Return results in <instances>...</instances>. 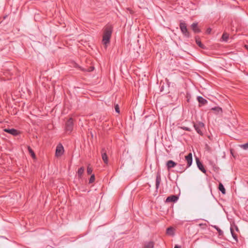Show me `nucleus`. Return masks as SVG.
Returning a JSON list of instances; mask_svg holds the SVG:
<instances>
[{"label": "nucleus", "instance_id": "39448f33", "mask_svg": "<svg viewBox=\"0 0 248 248\" xmlns=\"http://www.w3.org/2000/svg\"><path fill=\"white\" fill-rule=\"evenodd\" d=\"M64 152V148L61 144H59L56 149L55 155L57 157L61 156Z\"/></svg>", "mask_w": 248, "mask_h": 248}, {"label": "nucleus", "instance_id": "c756f323", "mask_svg": "<svg viewBox=\"0 0 248 248\" xmlns=\"http://www.w3.org/2000/svg\"><path fill=\"white\" fill-rule=\"evenodd\" d=\"M210 163V164L214 168H216V164L213 162H212L211 161H210L209 162Z\"/></svg>", "mask_w": 248, "mask_h": 248}, {"label": "nucleus", "instance_id": "6e6552de", "mask_svg": "<svg viewBox=\"0 0 248 248\" xmlns=\"http://www.w3.org/2000/svg\"><path fill=\"white\" fill-rule=\"evenodd\" d=\"M187 163V168L190 167L192 163V155L191 153H189L185 157Z\"/></svg>", "mask_w": 248, "mask_h": 248}, {"label": "nucleus", "instance_id": "f8f14e48", "mask_svg": "<svg viewBox=\"0 0 248 248\" xmlns=\"http://www.w3.org/2000/svg\"><path fill=\"white\" fill-rule=\"evenodd\" d=\"M177 164L172 160H169L166 163V165L168 170L174 168L176 166Z\"/></svg>", "mask_w": 248, "mask_h": 248}, {"label": "nucleus", "instance_id": "4468645a", "mask_svg": "<svg viewBox=\"0 0 248 248\" xmlns=\"http://www.w3.org/2000/svg\"><path fill=\"white\" fill-rule=\"evenodd\" d=\"M154 243L153 241L146 242L143 248H154Z\"/></svg>", "mask_w": 248, "mask_h": 248}, {"label": "nucleus", "instance_id": "5701e85b", "mask_svg": "<svg viewBox=\"0 0 248 248\" xmlns=\"http://www.w3.org/2000/svg\"><path fill=\"white\" fill-rule=\"evenodd\" d=\"M211 110H214L215 111H217V112H222V109L221 108L218 107H215L214 108H211Z\"/></svg>", "mask_w": 248, "mask_h": 248}, {"label": "nucleus", "instance_id": "423d86ee", "mask_svg": "<svg viewBox=\"0 0 248 248\" xmlns=\"http://www.w3.org/2000/svg\"><path fill=\"white\" fill-rule=\"evenodd\" d=\"M178 200V197L177 195H172L170 196H169L166 199L165 202H176Z\"/></svg>", "mask_w": 248, "mask_h": 248}, {"label": "nucleus", "instance_id": "cd10ccee", "mask_svg": "<svg viewBox=\"0 0 248 248\" xmlns=\"http://www.w3.org/2000/svg\"><path fill=\"white\" fill-rule=\"evenodd\" d=\"M181 128L183 129V130H186V131H191V129L188 127H186V126H183V127H181Z\"/></svg>", "mask_w": 248, "mask_h": 248}, {"label": "nucleus", "instance_id": "dca6fc26", "mask_svg": "<svg viewBox=\"0 0 248 248\" xmlns=\"http://www.w3.org/2000/svg\"><path fill=\"white\" fill-rule=\"evenodd\" d=\"M230 231L233 238L237 242L238 241L237 235L235 233L234 231L233 230V227H231Z\"/></svg>", "mask_w": 248, "mask_h": 248}, {"label": "nucleus", "instance_id": "7ed1b4c3", "mask_svg": "<svg viewBox=\"0 0 248 248\" xmlns=\"http://www.w3.org/2000/svg\"><path fill=\"white\" fill-rule=\"evenodd\" d=\"M65 130L66 132L70 133L73 129V120L72 118L69 119L65 124Z\"/></svg>", "mask_w": 248, "mask_h": 248}, {"label": "nucleus", "instance_id": "f03ea898", "mask_svg": "<svg viewBox=\"0 0 248 248\" xmlns=\"http://www.w3.org/2000/svg\"><path fill=\"white\" fill-rule=\"evenodd\" d=\"M180 28L181 32L185 37L187 38L190 37V33L187 30L186 23L184 22H181L180 23Z\"/></svg>", "mask_w": 248, "mask_h": 248}, {"label": "nucleus", "instance_id": "6ab92c4d", "mask_svg": "<svg viewBox=\"0 0 248 248\" xmlns=\"http://www.w3.org/2000/svg\"><path fill=\"white\" fill-rule=\"evenodd\" d=\"M167 233L170 235H173L174 232L173 229L172 227H169L167 229Z\"/></svg>", "mask_w": 248, "mask_h": 248}, {"label": "nucleus", "instance_id": "7c9ffc66", "mask_svg": "<svg viewBox=\"0 0 248 248\" xmlns=\"http://www.w3.org/2000/svg\"><path fill=\"white\" fill-rule=\"evenodd\" d=\"M179 167H180V169L181 170L180 171L181 172H183L185 170V169L183 167V166L182 165H179Z\"/></svg>", "mask_w": 248, "mask_h": 248}, {"label": "nucleus", "instance_id": "b1692460", "mask_svg": "<svg viewBox=\"0 0 248 248\" xmlns=\"http://www.w3.org/2000/svg\"><path fill=\"white\" fill-rule=\"evenodd\" d=\"M28 151L33 158L35 157V154L30 147H28Z\"/></svg>", "mask_w": 248, "mask_h": 248}, {"label": "nucleus", "instance_id": "9d476101", "mask_svg": "<svg viewBox=\"0 0 248 248\" xmlns=\"http://www.w3.org/2000/svg\"><path fill=\"white\" fill-rule=\"evenodd\" d=\"M4 131L8 133H9L13 136H16L18 134V131L15 129H4Z\"/></svg>", "mask_w": 248, "mask_h": 248}, {"label": "nucleus", "instance_id": "c85d7f7f", "mask_svg": "<svg viewBox=\"0 0 248 248\" xmlns=\"http://www.w3.org/2000/svg\"><path fill=\"white\" fill-rule=\"evenodd\" d=\"M115 111L117 112V113H119L120 112V110H119V106L118 105H116L115 106Z\"/></svg>", "mask_w": 248, "mask_h": 248}, {"label": "nucleus", "instance_id": "473e14b6", "mask_svg": "<svg viewBox=\"0 0 248 248\" xmlns=\"http://www.w3.org/2000/svg\"><path fill=\"white\" fill-rule=\"evenodd\" d=\"M174 248H181V247L179 246H177V245H176L175 247H174Z\"/></svg>", "mask_w": 248, "mask_h": 248}, {"label": "nucleus", "instance_id": "2f4dec72", "mask_svg": "<svg viewBox=\"0 0 248 248\" xmlns=\"http://www.w3.org/2000/svg\"><path fill=\"white\" fill-rule=\"evenodd\" d=\"M93 70H94V67L91 66L89 68L88 71L89 72H91V71H93Z\"/></svg>", "mask_w": 248, "mask_h": 248}, {"label": "nucleus", "instance_id": "4be33fe9", "mask_svg": "<svg viewBox=\"0 0 248 248\" xmlns=\"http://www.w3.org/2000/svg\"><path fill=\"white\" fill-rule=\"evenodd\" d=\"M228 37H229L228 34L226 33H224L222 36V39L223 41H225V42L227 41Z\"/></svg>", "mask_w": 248, "mask_h": 248}, {"label": "nucleus", "instance_id": "2eb2a0df", "mask_svg": "<svg viewBox=\"0 0 248 248\" xmlns=\"http://www.w3.org/2000/svg\"><path fill=\"white\" fill-rule=\"evenodd\" d=\"M197 100L202 105H205L207 103V101L202 96H198Z\"/></svg>", "mask_w": 248, "mask_h": 248}, {"label": "nucleus", "instance_id": "20e7f679", "mask_svg": "<svg viewBox=\"0 0 248 248\" xmlns=\"http://www.w3.org/2000/svg\"><path fill=\"white\" fill-rule=\"evenodd\" d=\"M204 124L203 123L199 122L194 124V127L197 132L201 135L203 134L202 129L204 127Z\"/></svg>", "mask_w": 248, "mask_h": 248}, {"label": "nucleus", "instance_id": "72a5a7b5", "mask_svg": "<svg viewBox=\"0 0 248 248\" xmlns=\"http://www.w3.org/2000/svg\"><path fill=\"white\" fill-rule=\"evenodd\" d=\"M246 47L248 49V46H246Z\"/></svg>", "mask_w": 248, "mask_h": 248}, {"label": "nucleus", "instance_id": "393cba45", "mask_svg": "<svg viewBox=\"0 0 248 248\" xmlns=\"http://www.w3.org/2000/svg\"><path fill=\"white\" fill-rule=\"evenodd\" d=\"M95 180V176L94 174H93L91 175L90 179H89V183H93Z\"/></svg>", "mask_w": 248, "mask_h": 248}, {"label": "nucleus", "instance_id": "9b49d317", "mask_svg": "<svg viewBox=\"0 0 248 248\" xmlns=\"http://www.w3.org/2000/svg\"><path fill=\"white\" fill-rule=\"evenodd\" d=\"M161 176L159 172H157L156 176V180H155V188L157 189L159 186L160 183L161 182Z\"/></svg>", "mask_w": 248, "mask_h": 248}, {"label": "nucleus", "instance_id": "0eeeda50", "mask_svg": "<svg viewBox=\"0 0 248 248\" xmlns=\"http://www.w3.org/2000/svg\"><path fill=\"white\" fill-rule=\"evenodd\" d=\"M196 163L199 169L201 170L203 173H205L206 170L204 169L202 163L200 161V160L198 158H196Z\"/></svg>", "mask_w": 248, "mask_h": 248}, {"label": "nucleus", "instance_id": "bb28decb", "mask_svg": "<svg viewBox=\"0 0 248 248\" xmlns=\"http://www.w3.org/2000/svg\"><path fill=\"white\" fill-rule=\"evenodd\" d=\"M231 227H233V230L234 231L235 230L236 232H238L239 231V229H238V227L236 225H235V224L231 225Z\"/></svg>", "mask_w": 248, "mask_h": 248}, {"label": "nucleus", "instance_id": "f704fd0d", "mask_svg": "<svg viewBox=\"0 0 248 248\" xmlns=\"http://www.w3.org/2000/svg\"><path fill=\"white\" fill-rule=\"evenodd\" d=\"M207 31H208V32H210V30H207Z\"/></svg>", "mask_w": 248, "mask_h": 248}, {"label": "nucleus", "instance_id": "e433bc0d", "mask_svg": "<svg viewBox=\"0 0 248 248\" xmlns=\"http://www.w3.org/2000/svg\"><path fill=\"white\" fill-rule=\"evenodd\" d=\"M207 31H208V32H210V30H207Z\"/></svg>", "mask_w": 248, "mask_h": 248}, {"label": "nucleus", "instance_id": "a211bd4d", "mask_svg": "<svg viewBox=\"0 0 248 248\" xmlns=\"http://www.w3.org/2000/svg\"><path fill=\"white\" fill-rule=\"evenodd\" d=\"M84 171V168L83 167L80 168L78 171V175L79 178H80Z\"/></svg>", "mask_w": 248, "mask_h": 248}, {"label": "nucleus", "instance_id": "a878e982", "mask_svg": "<svg viewBox=\"0 0 248 248\" xmlns=\"http://www.w3.org/2000/svg\"><path fill=\"white\" fill-rule=\"evenodd\" d=\"M87 173L88 174H90L92 173V172L93 171V170L90 167L88 166L87 169Z\"/></svg>", "mask_w": 248, "mask_h": 248}, {"label": "nucleus", "instance_id": "c9c22d12", "mask_svg": "<svg viewBox=\"0 0 248 248\" xmlns=\"http://www.w3.org/2000/svg\"><path fill=\"white\" fill-rule=\"evenodd\" d=\"M207 31H208V32H210V30H207Z\"/></svg>", "mask_w": 248, "mask_h": 248}, {"label": "nucleus", "instance_id": "f257e3e1", "mask_svg": "<svg viewBox=\"0 0 248 248\" xmlns=\"http://www.w3.org/2000/svg\"><path fill=\"white\" fill-rule=\"evenodd\" d=\"M112 32V27L111 25H108L105 28L103 36L102 43L107 47V45L109 43L110 38Z\"/></svg>", "mask_w": 248, "mask_h": 248}, {"label": "nucleus", "instance_id": "ddd939ff", "mask_svg": "<svg viewBox=\"0 0 248 248\" xmlns=\"http://www.w3.org/2000/svg\"><path fill=\"white\" fill-rule=\"evenodd\" d=\"M191 27L195 33H199L201 31L198 28L197 23L195 22L192 23Z\"/></svg>", "mask_w": 248, "mask_h": 248}, {"label": "nucleus", "instance_id": "412c9836", "mask_svg": "<svg viewBox=\"0 0 248 248\" xmlns=\"http://www.w3.org/2000/svg\"><path fill=\"white\" fill-rule=\"evenodd\" d=\"M214 228H215L216 229V230L217 231L218 233V235L219 236H221V235H223V232L220 229H219L217 226H214Z\"/></svg>", "mask_w": 248, "mask_h": 248}, {"label": "nucleus", "instance_id": "aec40b11", "mask_svg": "<svg viewBox=\"0 0 248 248\" xmlns=\"http://www.w3.org/2000/svg\"><path fill=\"white\" fill-rule=\"evenodd\" d=\"M196 42L199 47L202 48H204V46L202 43L201 41L197 38H196Z\"/></svg>", "mask_w": 248, "mask_h": 248}, {"label": "nucleus", "instance_id": "1a4fd4ad", "mask_svg": "<svg viewBox=\"0 0 248 248\" xmlns=\"http://www.w3.org/2000/svg\"><path fill=\"white\" fill-rule=\"evenodd\" d=\"M101 154H102V158L103 161L104 162V163L105 164H108V156H107V155L106 154V151L105 148H103L102 149Z\"/></svg>", "mask_w": 248, "mask_h": 248}, {"label": "nucleus", "instance_id": "f3484780", "mask_svg": "<svg viewBox=\"0 0 248 248\" xmlns=\"http://www.w3.org/2000/svg\"><path fill=\"white\" fill-rule=\"evenodd\" d=\"M218 189L223 194H225L226 193L225 189L222 183H220L218 186Z\"/></svg>", "mask_w": 248, "mask_h": 248}]
</instances>
